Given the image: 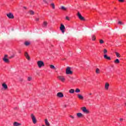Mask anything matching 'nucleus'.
Instances as JSON below:
<instances>
[{
  "mask_svg": "<svg viewBox=\"0 0 126 126\" xmlns=\"http://www.w3.org/2000/svg\"><path fill=\"white\" fill-rule=\"evenodd\" d=\"M69 117H70V118H71V119L72 120H74V116H73L72 115H70Z\"/></svg>",
  "mask_w": 126,
  "mask_h": 126,
  "instance_id": "34",
  "label": "nucleus"
},
{
  "mask_svg": "<svg viewBox=\"0 0 126 126\" xmlns=\"http://www.w3.org/2000/svg\"><path fill=\"white\" fill-rule=\"evenodd\" d=\"M2 86L5 90H6V89H7V88H8L7 85H6L5 83H3L2 84Z\"/></svg>",
  "mask_w": 126,
  "mask_h": 126,
  "instance_id": "11",
  "label": "nucleus"
},
{
  "mask_svg": "<svg viewBox=\"0 0 126 126\" xmlns=\"http://www.w3.org/2000/svg\"><path fill=\"white\" fill-rule=\"evenodd\" d=\"M35 20L36 21H39V18H36Z\"/></svg>",
  "mask_w": 126,
  "mask_h": 126,
  "instance_id": "41",
  "label": "nucleus"
},
{
  "mask_svg": "<svg viewBox=\"0 0 126 126\" xmlns=\"http://www.w3.org/2000/svg\"><path fill=\"white\" fill-rule=\"evenodd\" d=\"M25 56L26 57V59L28 60V61H30V56H29V55H28L27 52H25Z\"/></svg>",
  "mask_w": 126,
  "mask_h": 126,
  "instance_id": "10",
  "label": "nucleus"
},
{
  "mask_svg": "<svg viewBox=\"0 0 126 126\" xmlns=\"http://www.w3.org/2000/svg\"><path fill=\"white\" fill-rule=\"evenodd\" d=\"M78 97L79 98V99H80L81 100H83V96H82V95L79 94L77 95Z\"/></svg>",
  "mask_w": 126,
  "mask_h": 126,
  "instance_id": "16",
  "label": "nucleus"
},
{
  "mask_svg": "<svg viewBox=\"0 0 126 126\" xmlns=\"http://www.w3.org/2000/svg\"><path fill=\"white\" fill-rule=\"evenodd\" d=\"M115 54H116L117 58H121V55H120V53H119L118 52H115Z\"/></svg>",
  "mask_w": 126,
  "mask_h": 126,
  "instance_id": "25",
  "label": "nucleus"
},
{
  "mask_svg": "<svg viewBox=\"0 0 126 126\" xmlns=\"http://www.w3.org/2000/svg\"><path fill=\"white\" fill-rule=\"evenodd\" d=\"M103 52L104 54H107V53H108V51L106 49H104Z\"/></svg>",
  "mask_w": 126,
  "mask_h": 126,
  "instance_id": "35",
  "label": "nucleus"
},
{
  "mask_svg": "<svg viewBox=\"0 0 126 126\" xmlns=\"http://www.w3.org/2000/svg\"><path fill=\"white\" fill-rule=\"evenodd\" d=\"M3 61L4 63H9V60L7 58H3Z\"/></svg>",
  "mask_w": 126,
  "mask_h": 126,
  "instance_id": "17",
  "label": "nucleus"
},
{
  "mask_svg": "<svg viewBox=\"0 0 126 126\" xmlns=\"http://www.w3.org/2000/svg\"><path fill=\"white\" fill-rule=\"evenodd\" d=\"M13 58H14V56H11L10 57H9V59H12Z\"/></svg>",
  "mask_w": 126,
  "mask_h": 126,
  "instance_id": "39",
  "label": "nucleus"
},
{
  "mask_svg": "<svg viewBox=\"0 0 126 126\" xmlns=\"http://www.w3.org/2000/svg\"><path fill=\"white\" fill-rule=\"evenodd\" d=\"M25 46H29V45H30V42H29L28 41H26L25 42Z\"/></svg>",
  "mask_w": 126,
  "mask_h": 126,
  "instance_id": "27",
  "label": "nucleus"
},
{
  "mask_svg": "<svg viewBox=\"0 0 126 126\" xmlns=\"http://www.w3.org/2000/svg\"><path fill=\"white\" fill-rule=\"evenodd\" d=\"M7 57H8L7 55H5L3 59H7Z\"/></svg>",
  "mask_w": 126,
  "mask_h": 126,
  "instance_id": "37",
  "label": "nucleus"
},
{
  "mask_svg": "<svg viewBox=\"0 0 126 126\" xmlns=\"http://www.w3.org/2000/svg\"><path fill=\"white\" fill-rule=\"evenodd\" d=\"M64 107H65V108H66V105H64Z\"/></svg>",
  "mask_w": 126,
  "mask_h": 126,
  "instance_id": "44",
  "label": "nucleus"
},
{
  "mask_svg": "<svg viewBox=\"0 0 126 126\" xmlns=\"http://www.w3.org/2000/svg\"><path fill=\"white\" fill-rule=\"evenodd\" d=\"M58 78L59 79V80H61L62 82H64L65 80V78H64V76H59L58 77Z\"/></svg>",
  "mask_w": 126,
  "mask_h": 126,
  "instance_id": "5",
  "label": "nucleus"
},
{
  "mask_svg": "<svg viewBox=\"0 0 126 126\" xmlns=\"http://www.w3.org/2000/svg\"><path fill=\"white\" fill-rule=\"evenodd\" d=\"M57 97H59V98H63V93L59 92L58 93H57Z\"/></svg>",
  "mask_w": 126,
  "mask_h": 126,
  "instance_id": "9",
  "label": "nucleus"
},
{
  "mask_svg": "<svg viewBox=\"0 0 126 126\" xmlns=\"http://www.w3.org/2000/svg\"><path fill=\"white\" fill-rule=\"evenodd\" d=\"M71 79H73V77H72V78H71Z\"/></svg>",
  "mask_w": 126,
  "mask_h": 126,
  "instance_id": "47",
  "label": "nucleus"
},
{
  "mask_svg": "<svg viewBox=\"0 0 126 126\" xmlns=\"http://www.w3.org/2000/svg\"><path fill=\"white\" fill-rule=\"evenodd\" d=\"M120 2H124L125 1V0H118Z\"/></svg>",
  "mask_w": 126,
  "mask_h": 126,
  "instance_id": "38",
  "label": "nucleus"
},
{
  "mask_svg": "<svg viewBox=\"0 0 126 126\" xmlns=\"http://www.w3.org/2000/svg\"><path fill=\"white\" fill-rule=\"evenodd\" d=\"M61 9L63 10H66L67 8L64 6H61Z\"/></svg>",
  "mask_w": 126,
  "mask_h": 126,
  "instance_id": "26",
  "label": "nucleus"
},
{
  "mask_svg": "<svg viewBox=\"0 0 126 126\" xmlns=\"http://www.w3.org/2000/svg\"><path fill=\"white\" fill-rule=\"evenodd\" d=\"M65 19H66V20H68V21H69V20H70L69 17H68V16H66Z\"/></svg>",
  "mask_w": 126,
  "mask_h": 126,
  "instance_id": "36",
  "label": "nucleus"
},
{
  "mask_svg": "<svg viewBox=\"0 0 126 126\" xmlns=\"http://www.w3.org/2000/svg\"><path fill=\"white\" fill-rule=\"evenodd\" d=\"M77 16L79 17V18L80 19V20H85V19H84V17H83L82 15L79 12H78L77 13Z\"/></svg>",
  "mask_w": 126,
  "mask_h": 126,
  "instance_id": "7",
  "label": "nucleus"
},
{
  "mask_svg": "<svg viewBox=\"0 0 126 126\" xmlns=\"http://www.w3.org/2000/svg\"><path fill=\"white\" fill-rule=\"evenodd\" d=\"M29 13H30L31 15H34V12L32 10H30Z\"/></svg>",
  "mask_w": 126,
  "mask_h": 126,
  "instance_id": "20",
  "label": "nucleus"
},
{
  "mask_svg": "<svg viewBox=\"0 0 126 126\" xmlns=\"http://www.w3.org/2000/svg\"><path fill=\"white\" fill-rule=\"evenodd\" d=\"M73 72L71 71V68L69 66L66 68V74H72Z\"/></svg>",
  "mask_w": 126,
  "mask_h": 126,
  "instance_id": "1",
  "label": "nucleus"
},
{
  "mask_svg": "<svg viewBox=\"0 0 126 126\" xmlns=\"http://www.w3.org/2000/svg\"><path fill=\"white\" fill-rule=\"evenodd\" d=\"M114 63H120V60H119V59H116L115 61H114Z\"/></svg>",
  "mask_w": 126,
  "mask_h": 126,
  "instance_id": "28",
  "label": "nucleus"
},
{
  "mask_svg": "<svg viewBox=\"0 0 126 126\" xmlns=\"http://www.w3.org/2000/svg\"><path fill=\"white\" fill-rule=\"evenodd\" d=\"M45 123L46 126H50V123H49V121H48V119H46L45 120Z\"/></svg>",
  "mask_w": 126,
  "mask_h": 126,
  "instance_id": "15",
  "label": "nucleus"
},
{
  "mask_svg": "<svg viewBox=\"0 0 126 126\" xmlns=\"http://www.w3.org/2000/svg\"><path fill=\"white\" fill-rule=\"evenodd\" d=\"M60 30L62 31V33H64V30H65V27L63 24H61L60 26Z\"/></svg>",
  "mask_w": 126,
  "mask_h": 126,
  "instance_id": "3",
  "label": "nucleus"
},
{
  "mask_svg": "<svg viewBox=\"0 0 126 126\" xmlns=\"http://www.w3.org/2000/svg\"><path fill=\"white\" fill-rule=\"evenodd\" d=\"M95 39H96V36H95V35H92L93 41H95Z\"/></svg>",
  "mask_w": 126,
  "mask_h": 126,
  "instance_id": "30",
  "label": "nucleus"
},
{
  "mask_svg": "<svg viewBox=\"0 0 126 126\" xmlns=\"http://www.w3.org/2000/svg\"><path fill=\"white\" fill-rule=\"evenodd\" d=\"M125 106H126V103H125Z\"/></svg>",
  "mask_w": 126,
  "mask_h": 126,
  "instance_id": "46",
  "label": "nucleus"
},
{
  "mask_svg": "<svg viewBox=\"0 0 126 126\" xmlns=\"http://www.w3.org/2000/svg\"><path fill=\"white\" fill-rule=\"evenodd\" d=\"M99 43L100 44H104V40H103L102 39H100Z\"/></svg>",
  "mask_w": 126,
  "mask_h": 126,
  "instance_id": "32",
  "label": "nucleus"
},
{
  "mask_svg": "<svg viewBox=\"0 0 126 126\" xmlns=\"http://www.w3.org/2000/svg\"><path fill=\"white\" fill-rule=\"evenodd\" d=\"M28 80L29 81H31L32 80V77H29L28 78Z\"/></svg>",
  "mask_w": 126,
  "mask_h": 126,
  "instance_id": "33",
  "label": "nucleus"
},
{
  "mask_svg": "<svg viewBox=\"0 0 126 126\" xmlns=\"http://www.w3.org/2000/svg\"><path fill=\"white\" fill-rule=\"evenodd\" d=\"M104 58L105 59V60H108L109 61H110V60H111V57L108 56V55H104Z\"/></svg>",
  "mask_w": 126,
  "mask_h": 126,
  "instance_id": "12",
  "label": "nucleus"
},
{
  "mask_svg": "<svg viewBox=\"0 0 126 126\" xmlns=\"http://www.w3.org/2000/svg\"><path fill=\"white\" fill-rule=\"evenodd\" d=\"M50 5L53 9H55V4L54 3H52Z\"/></svg>",
  "mask_w": 126,
  "mask_h": 126,
  "instance_id": "23",
  "label": "nucleus"
},
{
  "mask_svg": "<svg viewBox=\"0 0 126 126\" xmlns=\"http://www.w3.org/2000/svg\"><path fill=\"white\" fill-rule=\"evenodd\" d=\"M81 110H82L83 113H85V114H89V110H87V109H86V107H82Z\"/></svg>",
  "mask_w": 126,
  "mask_h": 126,
  "instance_id": "4",
  "label": "nucleus"
},
{
  "mask_svg": "<svg viewBox=\"0 0 126 126\" xmlns=\"http://www.w3.org/2000/svg\"><path fill=\"white\" fill-rule=\"evenodd\" d=\"M123 121H124V119H123L122 118L120 119V122H123Z\"/></svg>",
  "mask_w": 126,
  "mask_h": 126,
  "instance_id": "40",
  "label": "nucleus"
},
{
  "mask_svg": "<svg viewBox=\"0 0 126 126\" xmlns=\"http://www.w3.org/2000/svg\"><path fill=\"white\" fill-rule=\"evenodd\" d=\"M69 93H71V94H73L74 93V89H71L70 90H69Z\"/></svg>",
  "mask_w": 126,
  "mask_h": 126,
  "instance_id": "19",
  "label": "nucleus"
},
{
  "mask_svg": "<svg viewBox=\"0 0 126 126\" xmlns=\"http://www.w3.org/2000/svg\"><path fill=\"white\" fill-rule=\"evenodd\" d=\"M89 95H92V93H90V94H89Z\"/></svg>",
  "mask_w": 126,
  "mask_h": 126,
  "instance_id": "43",
  "label": "nucleus"
},
{
  "mask_svg": "<svg viewBox=\"0 0 126 126\" xmlns=\"http://www.w3.org/2000/svg\"><path fill=\"white\" fill-rule=\"evenodd\" d=\"M43 0V1L44 2H47V1H46V0Z\"/></svg>",
  "mask_w": 126,
  "mask_h": 126,
  "instance_id": "42",
  "label": "nucleus"
},
{
  "mask_svg": "<svg viewBox=\"0 0 126 126\" xmlns=\"http://www.w3.org/2000/svg\"><path fill=\"white\" fill-rule=\"evenodd\" d=\"M47 25H48V23L47 22H44L43 27H47Z\"/></svg>",
  "mask_w": 126,
  "mask_h": 126,
  "instance_id": "24",
  "label": "nucleus"
},
{
  "mask_svg": "<svg viewBox=\"0 0 126 126\" xmlns=\"http://www.w3.org/2000/svg\"><path fill=\"white\" fill-rule=\"evenodd\" d=\"M75 92L76 93H79V92H80V90H79V89H76L75 90Z\"/></svg>",
  "mask_w": 126,
  "mask_h": 126,
  "instance_id": "31",
  "label": "nucleus"
},
{
  "mask_svg": "<svg viewBox=\"0 0 126 126\" xmlns=\"http://www.w3.org/2000/svg\"><path fill=\"white\" fill-rule=\"evenodd\" d=\"M13 125H14V126H21V124L18 123H17V122H14Z\"/></svg>",
  "mask_w": 126,
  "mask_h": 126,
  "instance_id": "18",
  "label": "nucleus"
},
{
  "mask_svg": "<svg viewBox=\"0 0 126 126\" xmlns=\"http://www.w3.org/2000/svg\"><path fill=\"white\" fill-rule=\"evenodd\" d=\"M31 118L32 120V122L33 124H36L37 123V120H36V118H35V116H34V115L32 114Z\"/></svg>",
  "mask_w": 126,
  "mask_h": 126,
  "instance_id": "8",
  "label": "nucleus"
},
{
  "mask_svg": "<svg viewBox=\"0 0 126 126\" xmlns=\"http://www.w3.org/2000/svg\"><path fill=\"white\" fill-rule=\"evenodd\" d=\"M109 86H110V84H109V83H105V88L106 90H108L109 89Z\"/></svg>",
  "mask_w": 126,
  "mask_h": 126,
  "instance_id": "13",
  "label": "nucleus"
},
{
  "mask_svg": "<svg viewBox=\"0 0 126 126\" xmlns=\"http://www.w3.org/2000/svg\"><path fill=\"white\" fill-rule=\"evenodd\" d=\"M96 73L99 74L100 73V69L98 68H97L95 70Z\"/></svg>",
  "mask_w": 126,
  "mask_h": 126,
  "instance_id": "22",
  "label": "nucleus"
},
{
  "mask_svg": "<svg viewBox=\"0 0 126 126\" xmlns=\"http://www.w3.org/2000/svg\"><path fill=\"white\" fill-rule=\"evenodd\" d=\"M37 65L38 67L41 68L42 66H45V64L43 61H39L37 62Z\"/></svg>",
  "mask_w": 126,
  "mask_h": 126,
  "instance_id": "2",
  "label": "nucleus"
},
{
  "mask_svg": "<svg viewBox=\"0 0 126 126\" xmlns=\"http://www.w3.org/2000/svg\"><path fill=\"white\" fill-rule=\"evenodd\" d=\"M118 24H119L120 25H124V23L120 21L118 22Z\"/></svg>",
  "mask_w": 126,
  "mask_h": 126,
  "instance_id": "29",
  "label": "nucleus"
},
{
  "mask_svg": "<svg viewBox=\"0 0 126 126\" xmlns=\"http://www.w3.org/2000/svg\"><path fill=\"white\" fill-rule=\"evenodd\" d=\"M7 16L8 18H10V19H13V18H14V16H13V14L11 13H9L7 14Z\"/></svg>",
  "mask_w": 126,
  "mask_h": 126,
  "instance_id": "6",
  "label": "nucleus"
},
{
  "mask_svg": "<svg viewBox=\"0 0 126 126\" xmlns=\"http://www.w3.org/2000/svg\"><path fill=\"white\" fill-rule=\"evenodd\" d=\"M24 8H25V9H26V7H24Z\"/></svg>",
  "mask_w": 126,
  "mask_h": 126,
  "instance_id": "45",
  "label": "nucleus"
},
{
  "mask_svg": "<svg viewBox=\"0 0 126 126\" xmlns=\"http://www.w3.org/2000/svg\"><path fill=\"white\" fill-rule=\"evenodd\" d=\"M50 68H51V69H56V67L54 66V65H50Z\"/></svg>",
  "mask_w": 126,
  "mask_h": 126,
  "instance_id": "21",
  "label": "nucleus"
},
{
  "mask_svg": "<svg viewBox=\"0 0 126 126\" xmlns=\"http://www.w3.org/2000/svg\"><path fill=\"white\" fill-rule=\"evenodd\" d=\"M77 116L78 118H81L82 117H83V114L81 113H77Z\"/></svg>",
  "mask_w": 126,
  "mask_h": 126,
  "instance_id": "14",
  "label": "nucleus"
}]
</instances>
